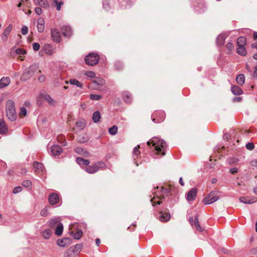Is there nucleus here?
<instances>
[{
    "instance_id": "38",
    "label": "nucleus",
    "mask_w": 257,
    "mask_h": 257,
    "mask_svg": "<svg viewBox=\"0 0 257 257\" xmlns=\"http://www.w3.org/2000/svg\"><path fill=\"white\" fill-rule=\"evenodd\" d=\"M44 50L45 53L48 55H51L54 53L53 50L51 49L50 46H46L45 47Z\"/></svg>"
},
{
    "instance_id": "28",
    "label": "nucleus",
    "mask_w": 257,
    "mask_h": 257,
    "mask_svg": "<svg viewBox=\"0 0 257 257\" xmlns=\"http://www.w3.org/2000/svg\"><path fill=\"white\" fill-rule=\"evenodd\" d=\"M52 231L50 229H47L43 231L42 235L45 239H49L51 235Z\"/></svg>"
},
{
    "instance_id": "34",
    "label": "nucleus",
    "mask_w": 257,
    "mask_h": 257,
    "mask_svg": "<svg viewBox=\"0 0 257 257\" xmlns=\"http://www.w3.org/2000/svg\"><path fill=\"white\" fill-rule=\"evenodd\" d=\"M27 114V111L25 107H21L20 109V112L19 113V117L23 118L26 116Z\"/></svg>"
},
{
    "instance_id": "61",
    "label": "nucleus",
    "mask_w": 257,
    "mask_h": 257,
    "mask_svg": "<svg viewBox=\"0 0 257 257\" xmlns=\"http://www.w3.org/2000/svg\"><path fill=\"white\" fill-rule=\"evenodd\" d=\"M24 4V0H21V2L18 5V7H20L22 5Z\"/></svg>"
},
{
    "instance_id": "33",
    "label": "nucleus",
    "mask_w": 257,
    "mask_h": 257,
    "mask_svg": "<svg viewBox=\"0 0 257 257\" xmlns=\"http://www.w3.org/2000/svg\"><path fill=\"white\" fill-rule=\"evenodd\" d=\"M237 52L238 54L245 56L246 54V51L244 46H238Z\"/></svg>"
},
{
    "instance_id": "59",
    "label": "nucleus",
    "mask_w": 257,
    "mask_h": 257,
    "mask_svg": "<svg viewBox=\"0 0 257 257\" xmlns=\"http://www.w3.org/2000/svg\"><path fill=\"white\" fill-rule=\"evenodd\" d=\"M96 244L97 246H98L100 244V240L99 239L97 238L95 240Z\"/></svg>"
},
{
    "instance_id": "37",
    "label": "nucleus",
    "mask_w": 257,
    "mask_h": 257,
    "mask_svg": "<svg viewBox=\"0 0 257 257\" xmlns=\"http://www.w3.org/2000/svg\"><path fill=\"white\" fill-rule=\"evenodd\" d=\"M70 83L72 85H75L79 87H82V84L77 80L73 79L70 80Z\"/></svg>"
},
{
    "instance_id": "19",
    "label": "nucleus",
    "mask_w": 257,
    "mask_h": 257,
    "mask_svg": "<svg viewBox=\"0 0 257 257\" xmlns=\"http://www.w3.org/2000/svg\"><path fill=\"white\" fill-rule=\"evenodd\" d=\"M70 242V239L68 238H65L63 239H59L57 240V244L61 247L66 246Z\"/></svg>"
},
{
    "instance_id": "39",
    "label": "nucleus",
    "mask_w": 257,
    "mask_h": 257,
    "mask_svg": "<svg viewBox=\"0 0 257 257\" xmlns=\"http://www.w3.org/2000/svg\"><path fill=\"white\" fill-rule=\"evenodd\" d=\"M117 132V127L116 126H113L109 129V133L112 135H114Z\"/></svg>"
},
{
    "instance_id": "31",
    "label": "nucleus",
    "mask_w": 257,
    "mask_h": 257,
    "mask_svg": "<svg viewBox=\"0 0 257 257\" xmlns=\"http://www.w3.org/2000/svg\"><path fill=\"white\" fill-rule=\"evenodd\" d=\"M192 226H194L196 230H197L199 231H201L202 229L201 227L200 226L198 219L197 217H195L194 220L193 221V222L191 223Z\"/></svg>"
},
{
    "instance_id": "41",
    "label": "nucleus",
    "mask_w": 257,
    "mask_h": 257,
    "mask_svg": "<svg viewBox=\"0 0 257 257\" xmlns=\"http://www.w3.org/2000/svg\"><path fill=\"white\" fill-rule=\"evenodd\" d=\"M86 76L90 78H94L95 76V74L92 71H87L85 73Z\"/></svg>"
},
{
    "instance_id": "20",
    "label": "nucleus",
    "mask_w": 257,
    "mask_h": 257,
    "mask_svg": "<svg viewBox=\"0 0 257 257\" xmlns=\"http://www.w3.org/2000/svg\"><path fill=\"white\" fill-rule=\"evenodd\" d=\"M64 1L63 0H53L52 6L56 7V10L58 11L61 9V6L64 5Z\"/></svg>"
},
{
    "instance_id": "27",
    "label": "nucleus",
    "mask_w": 257,
    "mask_h": 257,
    "mask_svg": "<svg viewBox=\"0 0 257 257\" xmlns=\"http://www.w3.org/2000/svg\"><path fill=\"white\" fill-rule=\"evenodd\" d=\"M231 91L235 95H240L242 93L241 89L236 85H233L231 87Z\"/></svg>"
},
{
    "instance_id": "23",
    "label": "nucleus",
    "mask_w": 257,
    "mask_h": 257,
    "mask_svg": "<svg viewBox=\"0 0 257 257\" xmlns=\"http://www.w3.org/2000/svg\"><path fill=\"white\" fill-rule=\"evenodd\" d=\"M240 202L246 204H251L256 201L254 198H249L248 197H241L239 198Z\"/></svg>"
},
{
    "instance_id": "56",
    "label": "nucleus",
    "mask_w": 257,
    "mask_h": 257,
    "mask_svg": "<svg viewBox=\"0 0 257 257\" xmlns=\"http://www.w3.org/2000/svg\"><path fill=\"white\" fill-rule=\"evenodd\" d=\"M253 76L257 77V66L255 67V70L253 72Z\"/></svg>"
},
{
    "instance_id": "14",
    "label": "nucleus",
    "mask_w": 257,
    "mask_h": 257,
    "mask_svg": "<svg viewBox=\"0 0 257 257\" xmlns=\"http://www.w3.org/2000/svg\"><path fill=\"white\" fill-rule=\"evenodd\" d=\"M49 202L52 205L57 204L59 201V196L58 194L52 193L49 197Z\"/></svg>"
},
{
    "instance_id": "50",
    "label": "nucleus",
    "mask_w": 257,
    "mask_h": 257,
    "mask_svg": "<svg viewBox=\"0 0 257 257\" xmlns=\"http://www.w3.org/2000/svg\"><path fill=\"white\" fill-rule=\"evenodd\" d=\"M48 212L47 209H43L41 211V214L42 216H46L48 215Z\"/></svg>"
},
{
    "instance_id": "21",
    "label": "nucleus",
    "mask_w": 257,
    "mask_h": 257,
    "mask_svg": "<svg viewBox=\"0 0 257 257\" xmlns=\"http://www.w3.org/2000/svg\"><path fill=\"white\" fill-rule=\"evenodd\" d=\"M35 5H39L43 8H48L49 4L47 0H34Z\"/></svg>"
},
{
    "instance_id": "52",
    "label": "nucleus",
    "mask_w": 257,
    "mask_h": 257,
    "mask_svg": "<svg viewBox=\"0 0 257 257\" xmlns=\"http://www.w3.org/2000/svg\"><path fill=\"white\" fill-rule=\"evenodd\" d=\"M230 172L231 174H234L238 172V170L236 168H233L230 169Z\"/></svg>"
},
{
    "instance_id": "43",
    "label": "nucleus",
    "mask_w": 257,
    "mask_h": 257,
    "mask_svg": "<svg viewBox=\"0 0 257 257\" xmlns=\"http://www.w3.org/2000/svg\"><path fill=\"white\" fill-rule=\"evenodd\" d=\"M140 145H138L133 150V153L134 155L136 156H138L140 154V151L139 150Z\"/></svg>"
},
{
    "instance_id": "46",
    "label": "nucleus",
    "mask_w": 257,
    "mask_h": 257,
    "mask_svg": "<svg viewBox=\"0 0 257 257\" xmlns=\"http://www.w3.org/2000/svg\"><path fill=\"white\" fill-rule=\"evenodd\" d=\"M22 190V187L20 186H18V187L14 188V189L13 190V193L14 194H16V193L21 192Z\"/></svg>"
},
{
    "instance_id": "54",
    "label": "nucleus",
    "mask_w": 257,
    "mask_h": 257,
    "mask_svg": "<svg viewBox=\"0 0 257 257\" xmlns=\"http://www.w3.org/2000/svg\"><path fill=\"white\" fill-rule=\"evenodd\" d=\"M45 77L44 75H41L39 77V80L41 82H44L45 81Z\"/></svg>"
},
{
    "instance_id": "35",
    "label": "nucleus",
    "mask_w": 257,
    "mask_h": 257,
    "mask_svg": "<svg viewBox=\"0 0 257 257\" xmlns=\"http://www.w3.org/2000/svg\"><path fill=\"white\" fill-rule=\"evenodd\" d=\"M57 141L62 144L63 146H65L66 145V139H65V137L64 135H59L58 137H57Z\"/></svg>"
},
{
    "instance_id": "10",
    "label": "nucleus",
    "mask_w": 257,
    "mask_h": 257,
    "mask_svg": "<svg viewBox=\"0 0 257 257\" xmlns=\"http://www.w3.org/2000/svg\"><path fill=\"white\" fill-rule=\"evenodd\" d=\"M62 149L58 145H53L50 149V153L52 156L60 155L62 152Z\"/></svg>"
},
{
    "instance_id": "64",
    "label": "nucleus",
    "mask_w": 257,
    "mask_h": 257,
    "mask_svg": "<svg viewBox=\"0 0 257 257\" xmlns=\"http://www.w3.org/2000/svg\"><path fill=\"white\" fill-rule=\"evenodd\" d=\"M253 58H254V59L257 60V54H254V55H253Z\"/></svg>"
},
{
    "instance_id": "22",
    "label": "nucleus",
    "mask_w": 257,
    "mask_h": 257,
    "mask_svg": "<svg viewBox=\"0 0 257 257\" xmlns=\"http://www.w3.org/2000/svg\"><path fill=\"white\" fill-rule=\"evenodd\" d=\"M61 31L64 36H70L72 34V30L70 27L64 26L61 29Z\"/></svg>"
},
{
    "instance_id": "53",
    "label": "nucleus",
    "mask_w": 257,
    "mask_h": 257,
    "mask_svg": "<svg viewBox=\"0 0 257 257\" xmlns=\"http://www.w3.org/2000/svg\"><path fill=\"white\" fill-rule=\"evenodd\" d=\"M77 125L80 127H81V128H83V127H84V123L82 122H77Z\"/></svg>"
},
{
    "instance_id": "57",
    "label": "nucleus",
    "mask_w": 257,
    "mask_h": 257,
    "mask_svg": "<svg viewBox=\"0 0 257 257\" xmlns=\"http://www.w3.org/2000/svg\"><path fill=\"white\" fill-rule=\"evenodd\" d=\"M253 38L254 40H257V32H255L253 34Z\"/></svg>"
},
{
    "instance_id": "51",
    "label": "nucleus",
    "mask_w": 257,
    "mask_h": 257,
    "mask_svg": "<svg viewBox=\"0 0 257 257\" xmlns=\"http://www.w3.org/2000/svg\"><path fill=\"white\" fill-rule=\"evenodd\" d=\"M35 11L36 13L39 15H41L42 13V10L41 8L38 7L35 8Z\"/></svg>"
},
{
    "instance_id": "40",
    "label": "nucleus",
    "mask_w": 257,
    "mask_h": 257,
    "mask_svg": "<svg viewBox=\"0 0 257 257\" xmlns=\"http://www.w3.org/2000/svg\"><path fill=\"white\" fill-rule=\"evenodd\" d=\"M90 98L93 100H98L101 98V96L97 94H91Z\"/></svg>"
},
{
    "instance_id": "7",
    "label": "nucleus",
    "mask_w": 257,
    "mask_h": 257,
    "mask_svg": "<svg viewBox=\"0 0 257 257\" xmlns=\"http://www.w3.org/2000/svg\"><path fill=\"white\" fill-rule=\"evenodd\" d=\"M165 118V113L162 110H156L152 115V120L155 123L163 122Z\"/></svg>"
},
{
    "instance_id": "6",
    "label": "nucleus",
    "mask_w": 257,
    "mask_h": 257,
    "mask_svg": "<svg viewBox=\"0 0 257 257\" xmlns=\"http://www.w3.org/2000/svg\"><path fill=\"white\" fill-rule=\"evenodd\" d=\"M166 190L167 189L163 187L161 188V194L159 195L157 192L154 193L155 195L151 199V202L153 206L156 204H160L162 202V200L164 198V193Z\"/></svg>"
},
{
    "instance_id": "42",
    "label": "nucleus",
    "mask_w": 257,
    "mask_h": 257,
    "mask_svg": "<svg viewBox=\"0 0 257 257\" xmlns=\"http://www.w3.org/2000/svg\"><path fill=\"white\" fill-rule=\"evenodd\" d=\"M22 185L24 187H30L32 186V183L29 180H25L23 182Z\"/></svg>"
},
{
    "instance_id": "5",
    "label": "nucleus",
    "mask_w": 257,
    "mask_h": 257,
    "mask_svg": "<svg viewBox=\"0 0 257 257\" xmlns=\"http://www.w3.org/2000/svg\"><path fill=\"white\" fill-rule=\"evenodd\" d=\"M99 60V55L94 53H90L85 58L86 63L90 66H93L97 64Z\"/></svg>"
},
{
    "instance_id": "11",
    "label": "nucleus",
    "mask_w": 257,
    "mask_h": 257,
    "mask_svg": "<svg viewBox=\"0 0 257 257\" xmlns=\"http://www.w3.org/2000/svg\"><path fill=\"white\" fill-rule=\"evenodd\" d=\"M197 193V189L196 188H193L189 191L187 194L186 199L188 201H192L195 199Z\"/></svg>"
},
{
    "instance_id": "16",
    "label": "nucleus",
    "mask_w": 257,
    "mask_h": 257,
    "mask_svg": "<svg viewBox=\"0 0 257 257\" xmlns=\"http://www.w3.org/2000/svg\"><path fill=\"white\" fill-rule=\"evenodd\" d=\"M159 214V219L162 222H166L170 218V214L168 212L160 211Z\"/></svg>"
},
{
    "instance_id": "8",
    "label": "nucleus",
    "mask_w": 257,
    "mask_h": 257,
    "mask_svg": "<svg viewBox=\"0 0 257 257\" xmlns=\"http://www.w3.org/2000/svg\"><path fill=\"white\" fill-rule=\"evenodd\" d=\"M219 199V197L216 195L215 192H211L209 193L203 200V202L204 204H211Z\"/></svg>"
},
{
    "instance_id": "44",
    "label": "nucleus",
    "mask_w": 257,
    "mask_h": 257,
    "mask_svg": "<svg viewBox=\"0 0 257 257\" xmlns=\"http://www.w3.org/2000/svg\"><path fill=\"white\" fill-rule=\"evenodd\" d=\"M254 148V146L252 143H248L246 145V148L248 150H252Z\"/></svg>"
},
{
    "instance_id": "9",
    "label": "nucleus",
    "mask_w": 257,
    "mask_h": 257,
    "mask_svg": "<svg viewBox=\"0 0 257 257\" xmlns=\"http://www.w3.org/2000/svg\"><path fill=\"white\" fill-rule=\"evenodd\" d=\"M51 35L53 41L56 43L60 42L61 40L60 33L57 29H52L51 30Z\"/></svg>"
},
{
    "instance_id": "47",
    "label": "nucleus",
    "mask_w": 257,
    "mask_h": 257,
    "mask_svg": "<svg viewBox=\"0 0 257 257\" xmlns=\"http://www.w3.org/2000/svg\"><path fill=\"white\" fill-rule=\"evenodd\" d=\"M21 31L23 35H26L28 32V27L26 26H23Z\"/></svg>"
},
{
    "instance_id": "62",
    "label": "nucleus",
    "mask_w": 257,
    "mask_h": 257,
    "mask_svg": "<svg viewBox=\"0 0 257 257\" xmlns=\"http://www.w3.org/2000/svg\"><path fill=\"white\" fill-rule=\"evenodd\" d=\"M24 104L25 106H26L27 107H29L30 105V104L29 102H25Z\"/></svg>"
},
{
    "instance_id": "1",
    "label": "nucleus",
    "mask_w": 257,
    "mask_h": 257,
    "mask_svg": "<svg viewBox=\"0 0 257 257\" xmlns=\"http://www.w3.org/2000/svg\"><path fill=\"white\" fill-rule=\"evenodd\" d=\"M147 144L148 146H150L152 144V146L154 147L156 154L161 156L165 155L167 145L164 140L159 138L155 137L148 141Z\"/></svg>"
},
{
    "instance_id": "4",
    "label": "nucleus",
    "mask_w": 257,
    "mask_h": 257,
    "mask_svg": "<svg viewBox=\"0 0 257 257\" xmlns=\"http://www.w3.org/2000/svg\"><path fill=\"white\" fill-rule=\"evenodd\" d=\"M49 226L52 228L56 226L55 231V234L57 236L62 235L63 231V226L60 222L59 218H55L51 220L49 223Z\"/></svg>"
},
{
    "instance_id": "3",
    "label": "nucleus",
    "mask_w": 257,
    "mask_h": 257,
    "mask_svg": "<svg viewBox=\"0 0 257 257\" xmlns=\"http://www.w3.org/2000/svg\"><path fill=\"white\" fill-rule=\"evenodd\" d=\"M105 168V164L102 161H99L95 163L92 164L91 165L86 166L85 171L89 174H94L100 169H103Z\"/></svg>"
},
{
    "instance_id": "29",
    "label": "nucleus",
    "mask_w": 257,
    "mask_h": 257,
    "mask_svg": "<svg viewBox=\"0 0 257 257\" xmlns=\"http://www.w3.org/2000/svg\"><path fill=\"white\" fill-rule=\"evenodd\" d=\"M236 80L238 84L242 85L244 83L245 77L243 74H239L237 76Z\"/></svg>"
},
{
    "instance_id": "45",
    "label": "nucleus",
    "mask_w": 257,
    "mask_h": 257,
    "mask_svg": "<svg viewBox=\"0 0 257 257\" xmlns=\"http://www.w3.org/2000/svg\"><path fill=\"white\" fill-rule=\"evenodd\" d=\"M40 45L38 43H34L33 44V48L35 51H38L40 49Z\"/></svg>"
},
{
    "instance_id": "17",
    "label": "nucleus",
    "mask_w": 257,
    "mask_h": 257,
    "mask_svg": "<svg viewBox=\"0 0 257 257\" xmlns=\"http://www.w3.org/2000/svg\"><path fill=\"white\" fill-rule=\"evenodd\" d=\"M41 97L46 101H47L49 104L54 105L56 104V101L51 97L50 95L47 93L41 94Z\"/></svg>"
},
{
    "instance_id": "18",
    "label": "nucleus",
    "mask_w": 257,
    "mask_h": 257,
    "mask_svg": "<svg viewBox=\"0 0 257 257\" xmlns=\"http://www.w3.org/2000/svg\"><path fill=\"white\" fill-rule=\"evenodd\" d=\"M8 132V128L3 119H0V134H5Z\"/></svg>"
},
{
    "instance_id": "60",
    "label": "nucleus",
    "mask_w": 257,
    "mask_h": 257,
    "mask_svg": "<svg viewBox=\"0 0 257 257\" xmlns=\"http://www.w3.org/2000/svg\"><path fill=\"white\" fill-rule=\"evenodd\" d=\"M26 2V4H24V5H26V6L29 7L30 3L29 2V0H24V3Z\"/></svg>"
},
{
    "instance_id": "13",
    "label": "nucleus",
    "mask_w": 257,
    "mask_h": 257,
    "mask_svg": "<svg viewBox=\"0 0 257 257\" xmlns=\"http://www.w3.org/2000/svg\"><path fill=\"white\" fill-rule=\"evenodd\" d=\"M37 28L40 33H42L45 29V20L43 18H39L37 20Z\"/></svg>"
},
{
    "instance_id": "26",
    "label": "nucleus",
    "mask_w": 257,
    "mask_h": 257,
    "mask_svg": "<svg viewBox=\"0 0 257 257\" xmlns=\"http://www.w3.org/2000/svg\"><path fill=\"white\" fill-rule=\"evenodd\" d=\"M77 163L80 165L88 166L90 164V162L88 160L84 159L82 158L78 157L76 159Z\"/></svg>"
},
{
    "instance_id": "30",
    "label": "nucleus",
    "mask_w": 257,
    "mask_h": 257,
    "mask_svg": "<svg viewBox=\"0 0 257 257\" xmlns=\"http://www.w3.org/2000/svg\"><path fill=\"white\" fill-rule=\"evenodd\" d=\"M237 44L238 46H244L246 44V38L244 37H240L237 39Z\"/></svg>"
},
{
    "instance_id": "15",
    "label": "nucleus",
    "mask_w": 257,
    "mask_h": 257,
    "mask_svg": "<svg viewBox=\"0 0 257 257\" xmlns=\"http://www.w3.org/2000/svg\"><path fill=\"white\" fill-rule=\"evenodd\" d=\"M11 80L9 77H4L0 80V88H4L8 86Z\"/></svg>"
},
{
    "instance_id": "24",
    "label": "nucleus",
    "mask_w": 257,
    "mask_h": 257,
    "mask_svg": "<svg viewBox=\"0 0 257 257\" xmlns=\"http://www.w3.org/2000/svg\"><path fill=\"white\" fill-rule=\"evenodd\" d=\"M33 166L34 168L35 169V172L37 173L42 172L44 169V166L41 163L35 162Z\"/></svg>"
},
{
    "instance_id": "32",
    "label": "nucleus",
    "mask_w": 257,
    "mask_h": 257,
    "mask_svg": "<svg viewBox=\"0 0 257 257\" xmlns=\"http://www.w3.org/2000/svg\"><path fill=\"white\" fill-rule=\"evenodd\" d=\"M100 114L99 111H97L94 112L92 116V120L94 122H97L100 118Z\"/></svg>"
},
{
    "instance_id": "12",
    "label": "nucleus",
    "mask_w": 257,
    "mask_h": 257,
    "mask_svg": "<svg viewBox=\"0 0 257 257\" xmlns=\"http://www.w3.org/2000/svg\"><path fill=\"white\" fill-rule=\"evenodd\" d=\"M12 28V25H10L5 29L4 32L2 35V39L4 42H6L7 41Z\"/></svg>"
},
{
    "instance_id": "48",
    "label": "nucleus",
    "mask_w": 257,
    "mask_h": 257,
    "mask_svg": "<svg viewBox=\"0 0 257 257\" xmlns=\"http://www.w3.org/2000/svg\"><path fill=\"white\" fill-rule=\"evenodd\" d=\"M75 152L77 153L78 154L83 155L84 154V151L81 148H77L75 149Z\"/></svg>"
},
{
    "instance_id": "63",
    "label": "nucleus",
    "mask_w": 257,
    "mask_h": 257,
    "mask_svg": "<svg viewBox=\"0 0 257 257\" xmlns=\"http://www.w3.org/2000/svg\"><path fill=\"white\" fill-rule=\"evenodd\" d=\"M254 192L257 194V186L254 189Z\"/></svg>"
},
{
    "instance_id": "2",
    "label": "nucleus",
    "mask_w": 257,
    "mask_h": 257,
    "mask_svg": "<svg viewBox=\"0 0 257 257\" xmlns=\"http://www.w3.org/2000/svg\"><path fill=\"white\" fill-rule=\"evenodd\" d=\"M6 113L9 120L11 121L16 120L17 114L16 111L15 103L12 99H9L6 102Z\"/></svg>"
},
{
    "instance_id": "49",
    "label": "nucleus",
    "mask_w": 257,
    "mask_h": 257,
    "mask_svg": "<svg viewBox=\"0 0 257 257\" xmlns=\"http://www.w3.org/2000/svg\"><path fill=\"white\" fill-rule=\"evenodd\" d=\"M226 47L227 49L229 50H231L234 48L233 45L231 43H228L226 44Z\"/></svg>"
},
{
    "instance_id": "36",
    "label": "nucleus",
    "mask_w": 257,
    "mask_h": 257,
    "mask_svg": "<svg viewBox=\"0 0 257 257\" xmlns=\"http://www.w3.org/2000/svg\"><path fill=\"white\" fill-rule=\"evenodd\" d=\"M123 99L125 102L129 103L132 99L131 95L128 92H124L123 93Z\"/></svg>"
},
{
    "instance_id": "55",
    "label": "nucleus",
    "mask_w": 257,
    "mask_h": 257,
    "mask_svg": "<svg viewBox=\"0 0 257 257\" xmlns=\"http://www.w3.org/2000/svg\"><path fill=\"white\" fill-rule=\"evenodd\" d=\"M81 235H82V232H78L75 235V238L78 239V238H79L81 236Z\"/></svg>"
},
{
    "instance_id": "25",
    "label": "nucleus",
    "mask_w": 257,
    "mask_h": 257,
    "mask_svg": "<svg viewBox=\"0 0 257 257\" xmlns=\"http://www.w3.org/2000/svg\"><path fill=\"white\" fill-rule=\"evenodd\" d=\"M15 52L17 54L19 55L18 59L21 61L24 60V58L23 55H24L26 53V51L23 49H17L15 50Z\"/></svg>"
},
{
    "instance_id": "58",
    "label": "nucleus",
    "mask_w": 257,
    "mask_h": 257,
    "mask_svg": "<svg viewBox=\"0 0 257 257\" xmlns=\"http://www.w3.org/2000/svg\"><path fill=\"white\" fill-rule=\"evenodd\" d=\"M179 183L181 186H184V184L182 179V178H180L179 179Z\"/></svg>"
}]
</instances>
